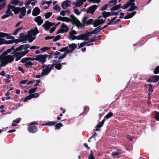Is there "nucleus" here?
<instances>
[{"label": "nucleus", "instance_id": "338daca9", "mask_svg": "<svg viewBox=\"0 0 159 159\" xmlns=\"http://www.w3.org/2000/svg\"><path fill=\"white\" fill-rule=\"evenodd\" d=\"M25 15L26 14L20 13V14L19 15L18 17L20 19H22L23 18L24 16H25Z\"/></svg>", "mask_w": 159, "mask_h": 159}, {"label": "nucleus", "instance_id": "4468645a", "mask_svg": "<svg viewBox=\"0 0 159 159\" xmlns=\"http://www.w3.org/2000/svg\"><path fill=\"white\" fill-rule=\"evenodd\" d=\"M71 3V2L68 0H66L64 1L61 5L62 8L63 9H65L66 7L69 6Z\"/></svg>", "mask_w": 159, "mask_h": 159}, {"label": "nucleus", "instance_id": "9d476101", "mask_svg": "<svg viewBox=\"0 0 159 159\" xmlns=\"http://www.w3.org/2000/svg\"><path fill=\"white\" fill-rule=\"evenodd\" d=\"M158 81L157 75H154L150 77L147 81L149 83H156Z\"/></svg>", "mask_w": 159, "mask_h": 159}, {"label": "nucleus", "instance_id": "6ab92c4d", "mask_svg": "<svg viewBox=\"0 0 159 159\" xmlns=\"http://www.w3.org/2000/svg\"><path fill=\"white\" fill-rule=\"evenodd\" d=\"M77 40H83L85 41H87L86 38L84 33L79 35L76 36V38H75Z\"/></svg>", "mask_w": 159, "mask_h": 159}, {"label": "nucleus", "instance_id": "49530a36", "mask_svg": "<svg viewBox=\"0 0 159 159\" xmlns=\"http://www.w3.org/2000/svg\"><path fill=\"white\" fill-rule=\"evenodd\" d=\"M61 37L60 35H58L56 37H54L53 41L54 42H56L61 39Z\"/></svg>", "mask_w": 159, "mask_h": 159}, {"label": "nucleus", "instance_id": "0eeeda50", "mask_svg": "<svg viewBox=\"0 0 159 159\" xmlns=\"http://www.w3.org/2000/svg\"><path fill=\"white\" fill-rule=\"evenodd\" d=\"M28 127V130L29 132L31 133H34L38 130V127L35 125H29Z\"/></svg>", "mask_w": 159, "mask_h": 159}, {"label": "nucleus", "instance_id": "2f4dec72", "mask_svg": "<svg viewBox=\"0 0 159 159\" xmlns=\"http://www.w3.org/2000/svg\"><path fill=\"white\" fill-rule=\"evenodd\" d=\"M22 46H20L19 47L16 48L15 49H14V51L13 52L11 53V54H13L14 53H17V52H18V51L21 50H22Z\"/></svg>", "mask_w": 159, "mask_h": 159}, {"label": "nucleus", "instance_id": "680f3d73", "mask_svg": "<svg viewBox=\"0 0 159 159\" xmlns=\"http://www.w3.org/2000/svg\"><path fill=\"white\" fill-rule=\"evenodd\" d=\"M51 48H49L48 47H43V48H42L40 49V50L43 52H44L45 51H46V50H48V49H50Z\"/></svg>", "mask_w": 159, "mask_h": 159}, {"label": "nucleus", "instance_id": "09e8293b", "mask_svg": "<svg viewBox=\"0 0 159 159\" xmlns=\"http://www.w3.org/2000/svg\"><path fill=\"white\" fill-rule=\"evenodd\" d=\"M30 95H31L32 98H36L38 97L39 96V94L38 93H33L32 94H31Z\"/></svg>", "mask_w": 159, "mask_h": 159}, {"label": "nucleus", "instance_id": "7ed1b4c3", "mask_svg": "<svg viewBox=\"0 0 159 159\" xmlns=\"http://www.w3.org/2000/svg\"><path fill=\"white\" fill-rule=\"evenodd\" d=\"M55 23H51L48 21H45L44 24L42 26L43 27L44 29L46 31L49 30V28L52 26L55 25V27L56 28L58 25L60 24V22H59L57 23L56 25Z\"/></svg>", "mask_w": 159, "mask_h": 159}, {"label": "nucleus", "instance_id": "c9c22d12", "mask_svg": "<svg viewBox=\"0 0 159 159\" xmlns=\"http://www.w3.org/2000/svg\"><path fill=\"white\" fill-rule=\"evenodd\" d=\"M93 24L94 27H96L101 25V23H99L98 20H95L94 21H93Z\"/></svg>", "mask_w": 159, "mask_h": 159}, {"label": "nucleus", "instance_id": "423d86ee", "mask_svg": "<svg viewBox=\"0 0 159 159\" xmlns=\"http://www.w3.org/2000/svg\"><path fill=\"white\" fill-rule=\"evenodd\" d=\"M46 56L47 55H36V61L41 64H44L46 61Z\"/></svg>", "mask_w": 159, "mask_h": 159}, {"label": "nucleus", "instance_id": "1a4fd4ad", "mask_svg": "<svg viewBox=\"0 0 159 159\" xmlns=\"http://www.w3.org/2000/svg\"><path fill=\"white\" fill-rule=\"evenodd\" d=\"M39 33V31L38 30L37 27H35L34 28H32L28 32V34L32 36H34Z\"/></svg>", "mask_w": 159, "mask_h": 159}, {"label": "nucleus", "instance_id": "0e129e2a", "mask_svg": "<svg viewBox=\"0 0 159 159\" xmlns=\"http://www.w3.org/2000/svg\"><path fill=\"white\" fill-rule=\"evenodd\" d=\"M111 155L114 157H118L117 156H119L118 154L116 151L113 152L111 153Z\"/></svg>", "mask_w": 159, "mask_h": 159}, {"label": "nucleus", "instance_id": "20e7f679", "mask_svg": "<svg viewBox=\"0 0 159 159\" xmlns=\"http://www.w3.org/2000/svg\"><path fill=\"white\" fill-rule=\"evenodd\" d=\"M52 69L51 65H47L45 68L42 69V71L41 73V76L48 75Z\"/></svg>", "mask_w": 159, "mask_h": 159}, {"label": "nucleus", "instance_id": "774afa93", "mask_svg": "<svg viewBox=\"0 0 159 159\" xmlns=\"http://www.w3.org/2000/svg\"><path fill=\"white\" fill-rule=\"evenodd\" d=\"M118 154L119 155H120L122 154V150L120 148H118L116 149V151Z\"/></svg>", "mask_w": 159, "mask_h": 159}, {"label": "nucleus", "instance_id": "ea45409f", "mask_svg": "<svg viewBox=\"0 0 159 159\" xmlns=\"http://www.w3.org/2000/svg\"><path fill=\"white\" fill-rule=\"evenodd\" d=\"M89 109V107L86 106L84 108V111L83 112V113H82V115L83 114H84L83 116H84V115L86 114L88 112V111Z\"/></svg>", "mask_w": 159, "mask_h": 159}, {"label": "nucleus", "instance_id": "3c124183", "mask_svg": "<svg viewBox=\"0 0 159 159\" xmlns=\"http://www.w3.org/2000/svg\"><path fill=\"white\" fill-rule=\"evenodd\" d=\"M53 9L56 11H61V8L58 5H55L53 7Z\"/></svg>", "mask_w": 159, "mask_h": 159}, {"label": "nucleus", "instance_id": "4c0bfd02", "mask_svg": "<svg viewBox=\"0 0 159 159\" xmlns=\"http://www.w3.org/2000/svg\"><path fill=\"white\" fill-rule=\"evenodd\" d=\"M149 86V88L148 89V91L150 93H152L153 91V88H154V86H152V85L151 84H148Z\"/></svg>", "mask_w": 159, "mask_h": 159}, {"label": "nucleus", "instance_id": "69168bd1", "mask_svg": "<svg viewBox=\"0 0 159 159\" xmlns=\"http://www.w3.org/2000/svg\"><path fill=\"white\" fill-rule=\"evenodd\" d=\"M74 12L77 15H79L81 13V12H79L77 9L75 8L74 9Z\"/></svg>", "mask_w": 159, "mask_h": 159}, {"label": "nucleus", "instance_id": "5fc2aeb1", "mask_svg": "<svg viewBox=\"0 0 159 159\" xmlns=\"http://www.w3.org/2000/svg\"><path fill=\"white\" fill-rule=\"evenodd\" d=\"M89 159H95L93 157V152L92 150L90 151V153L89 156Z\"/></svg>", "mask_w": 159, "mask_h": 159}, {"label": "nucleus", "instance_id": "e433bc0d", "mask_svg": "<svg viewBox=\"0 0 159 159\" xmlns=\"http://www.w3.org/2000/svg\"><path fill=\"white\" fill-rule=\"evenodd\" d=\"M113 114L112 112H109L104 116V119H107L113 116Z\"/></svg>", "mask_w": 159, "mask_h": 159}, {"label": "nucleus", "instance_id": "052dcab7", "mask_svg": "<svg viewBox=\"0 0 159 159\" xmlns=\"http://www.w3.org/2000/svg\"><path fill=\"white\" fill-rule=\"evenodd\" d=\"M6 43V40L4 39L0 38V45Z\"/></svg>", "mask_w": 159, "mask_h": 159}, {"label": "nucleus", "instance_id": "a878e982", "mask_svg": "<svg viewBox=\"0 0 159 159\" xmlns=\"http://www.w3.org/2000/svg\"><path fill=\"white\" fill-rule=\"evenodd\" d=\"M14 46H12L11 48L7 49L6 51L3 52L2 54H4L5 55H7L8 53L14 50Z\"/></svg>", "mask_w": 159, "mask_h": 159}, {"label": "nucleus", "instance_id": "864d4df0", "mask_svg": "<svg viewBox=\"0 0 159 159\" xmlns=\"http://www.w3.org/2000/svg\"><path fill=\"white\" fill-rule=\"evenodd\" d=\"M154 118L156 120H159V112L156 111V114H155Z\"/></svg>", "mask_w": 159, "mask_h": 159}, {"label": "nucleus", "instance_id": "cd10ccee", "mask_svg": "<svg viewBox=\"0 0 159 159\" xmlns=\"http://www.w3.org/2000/svg\"><path fill=\"white\" fill-rule=\"evenodd\" d=\"M102 14L103 17L107 18L111 16V13L110 12H107L106 11H104L102 12Z\"/></svg>", "mask_w": 159, "mask_h": 159}, {"label": "nucleus", "instance_id": "c756f323", "mask_svg": "<svg viewBox=\"0 0 159 159\" xmlns=\"http://www.w3.org/2000/svg\"><path fill=\"white\" fill-rule=\"evenodd\" d=\"M93 20L92 19H90L87 20L84 24H85L86 26H88L93 24Z\"/></svg>", "mask_w": 159, "mask_h": 159}, {"label": "nucleus", "instance_id": "412c9836", "mask_svg": "<svg viewBox=\"0 0 159 159\" xmlns=\"http://www.w3.org/2000/svg\"><path fill=\"white\" fill-rule=\"evenodd\" d=\"M24 66L27 68H30L34 65L32 62L30 61H28L24 62Z\"/></svg>", "mask_w": 159, "mask_h": 159}, {"label": "nucleus", "instance_id": "b1692460", "mask_svg": "<svg viewBox=\"0 0 159 159\" xmlns=\"http://www.w3.org/2000/svg\"><path fill=\"white\" fill-rule=\"evenodd\" d=\"M13 54V57L14 58V57H16V59H15V61H17L19 60L22 57L20 54L19 53V52H17Z\"/></svg>", "mask_w": 159, "mask_h": 159}, {"label": "nucleus", "instance_id": "4be33fe9", "mask_svg": "<svg viewBox=\"0 0 159 159\" xmlns=\"http://www.w3.org/2000/svg\"><path fill=\"white\" fill-rule=\"evenodd\" d=\"M57 121H49L48 122H47L44 124H43L42 125V126H43L44 125H54L55 124H56Z\"/></svg>", "mask_w": 159, "mask_h": 159}, {"label": "nucleus", "instance_id": "603ef678", "mask_svg": "<svg viewBox=\"0 0 159 159\" xmlns=\"http://www.w3.org/2000/svg\"><path fill=\"white\" fill-rule=\"evenodd\" d=\"M13 41V43H18L19 42H23V40H21V39H12Z\"/></svg>", "mask_w": 159, "mask_h": 159}, {"label": "nucleus", "instance_id": "4d7b16f0", "mask_svg": "<svg viewBox=\"0 0 159 159\" xmlns=\"http://www.w3.org/2000/svg\"><path fill=\"white\" fill-rule=\"evenodd\" d=\"M67 54V53L66 52H64L63 55L60 56L58 58V59L59 60L62 59L64 58L66 56V55Z\"/></svg>", "mask_w": 159, "mask_h": 159}, {"label": "nucleus", "instance_id": "8fccbe9b", "mask_svg": "<svg viewBox=\"0 0 159 159\" xmlns=\"http://www.w3.org/2000/svg\"><path fill=\"white\" fill-rule=\"evenodd\" d=\"M88 43V42H83L81 43L80 45H79V46L78 48V49H79L80 48H82L83 47H84V45H86L87 43Z\"/></svg>", "mask_w": 159, "mask_h": 159}, {"label": "nucleus", "instance_id": "f8f14e48", "mask_svg": "<svg viewBox=\"0 0 159 159\" xmlns=\"http://www.w3.org/2000/svg\"><path fill=\"white\" fill-rule=\"evenodd\" d=\"M35 57H25L24 58H23L21 60L20 62L22 63H24L25 62H26V61H36V56H35Z\"/></svg>", "mask_w": 159, "mask_h": 159}, {"label": "nucleus", "instance_id": "a211bd4d", "mask_svg": "<svg viewBox=\"0 0 159 159\" xmlns=\"http://www.w3.org/2000/svg\"><path fill=\"white\" fill-rule=\"evenodd\" d=\"M105 121V119H103L101 121L98 123V125L95 127V130L96 131H99L100 130L99 129H98V128H100L103 126Z\"/></svg>", "mask_w": 159, "mask_h": 159}, {"label": "nucleus", "instance_id": "13d9d810", "mask_svg": "<svg viewBox=\"0 0 159 159\" xmlns=\"http://www.w3.org/2000/svg\"><path fill=\"white\" fill-rule=\"evenodd\" d=\"M130 3L129 2H127L124 5V6H123L122 9H125L127 8L130 5Z\"/></svg>", "mask_w": 159, "mask_h": 159}, {"label": "nucleus", "instance_id": "473e14b6", "mask_svg": "<svg viewBox=\"0 0 159 159\" xmlns=\"http://www.w3.org/2000/svg\"><path fill=\"white\" fill-rule=\"evenodd\" d=\"M131 6L130 8L127 11H132L135 10L134 7L135 6V3H132L131 4Z\"/></svg>", "mask_w": 159, "mask_h": 159}, {"label": "nucleus", "instance_id": "aec40b11", "mask_svg": "<svg viewBox=\"0 0 159 159\" xmlns=\"http://www.w3.org/2000/svg\"><path fill=\"white\" fill-rule=\"evenodd\" d=\"M35 39V37H33L31 35H29L28 34L27 35V37L26 39H25V42H26L27 40H28L29 42H33L34 39Z\"/></svg>", "mask_w": 159, "mask_h": 159}, {"label": "nucleus", "instance_id": "a18cd8bd", "mask_svg": "<svg viewBox=\"0 0 159 159\" xmlns=\"http://www.w3.org/2000/svg\"><path fill=\"white\" fill-rule=\"evenodd\" d=\"M20 13H23L26 14V9L25 7H22L21 8H20Z\"/></svg>", "mask_w": 159, "mask_h": 159}, {"label": "nucleus", "instance_id": "5701e85b", "mask_svg": "<svg viewBox=\"0 0 159 159\" xmlns=\"http://www.w3.org/2000/svg\"><path fill=\"white\" fill-rule=\"evenodd\" d=\"M136 12L135 11H134L132 13L125 16L124 17V18L125 19L130 18L133 17L136 14Z\"/></svg>", "mask_w": 159, "mask_h": 159}, {"label": "nucleus", "instance_id": "6e6d98bb", "mask_svg": "<svg viewBox=\"0 0 159 159\" xmlns=\"http://www.w3.org/2000/svg\"><path fill=\"white\" fill-rule=\"evenodd\" d=\"M108 5L109 4H106L104 5L103 7H102L100 9V10L101 11H103L106 10Z\"/></svg>", "mask_w": 159, "mask_h": 159}, {"label": "nucleus", "instance_id": "79ce46f5", "mask_svg": "<svg viewBox=\"0 0 159 159\" xmlns=\"http://www.w3.org/2000/svg\"><path fill=\"white\" fill-rule=\"evenodd\" d=\"M153 73L154 74H157L159 73V66H157L154 69Z\"/></svg>", "mask_w": 159, "mask_h": 159}, {"label": "nucleus", "instance_id": "bf43d9fd", "mask_svg": "<svg viewBox=\"0 0 159 159\" xmlns=\"http://www.w3.org/2000/svg\"><path fill=\"white\" fill-rule=\"evenodd\" d=\"M117 1L116 0H112L111 1H110L108 3L109 5L111 6V4L113 3L114 5H116V4Z\"/></svg>", "mask_w": 159, "mask_h": 159}, {"label": "nucleus", "instance_id": "37998d69", "mask_svg": "<svg viewBox=\"0 0 159 159\" xmlns=\"http://www.w3.org/2000/svg\"><path fill=\"white\" fill-rule=\"evenodd\" d=\"M32 99V98L30 94L29 96L26 97L23 100V102H26L28 100H30Z\"/></svg>", "mask_w": 159, "mask_h": 159}, {"label": "nucleus", "instance_id": "f3484780", "mask_svg": "<svg viewBox=\"0 0 159 159\" xmlns=\"http://www.w3.org/2000/svg\"><path fill=\"white\" fill-rule=\"evenodd\" d=\"M34 21L37 23L38 25H41L43 22V20L41 19V16H40L36 17L34 19Z\"/></svg>", "mask_w": 159, "mask_h": 159}, {"label": "nucleus", "instance_id": "58836bf2", "mask_svg": "<svg viewBox=\"0 0 159 159\" xmlns=\"http://www.w3.org/2000/svg\"><path fill=\"white\" fill-rule=\"evenodd\" d=\"M62 124L60 122L57 124L55 125V129H59L62 126Z\"/></svg>", "mask_w": 159, "mask_h": 159}, {"label": "nucleus", "instance_id": "f257e3e1", "mask_svg": "<svg viewBox=\"0 0 159 159\" xmlns=\"http://www.w3.org/2000/svg\"><path fill=\"white\" fill-rule=\"evenodd\" d=\"M14 59L13 55H5L1 54L0 55V66L2 67H4L8 64L13 62Z\"/></svg>", "mask_w": 159, "mask_h": 159}, {"label": "nucleus", "instance_id": "39448f33", "mask_svg": "<svg viewBox=\"0 0 159 159\" xmlns=\"http://www.w3.org/2000/svg\"><path fill=\"white\" fill-rule=\"evenodd\" d=\"M56 61V60H54V61L52 62L53 63H54L52 64H51V66H52V67L53 69L54 67L57 70H59L61 69L62 68V64L60 63H59L60 62V60H58L57 61Z\"/></svg>", "mask_w": 159, "mask_h": 159}, {"label": "nucleus", "instance_id": "9b49d317", "mask_svg": "<svg viewBox=\"0 0 159 159\" xmlns=\"http://www.w3.org/2000/svg\"><path fill=\"white\" fill-rule=\"evenodd\" d=\"M5 37L7 39H14V37L11 36L10 34L3 32H0V37L4 38Z\"/></svg>", "mask_w": 159, "mask_h": 159}, {"label": "nucleus", "instance_id": "f03ea898", "mask_svg": "<svg viewBox=\"0 0 159 159\" xmlns=\"http://www.w3.org/2000/svg\"><path fill=\"white\" fill-rule=\"evenodd\" d=\"M70 17V18L67 17H63L62 21L67 22H71L72 24L75 25H76L80 24L79 20L73 15H71Z\"/></svg>", "mask_w": 159, "mask_h": 159}, {"label": "nucleus", "instance_id": "e2e57ef3", "mask_svg": "<svg viewBox=\"0 0 159 159\" xmlns=\"http://www.w3.org/2000/svg\"><path fill=\"white\" fill-rule=\"evenodd\" d=\"M119 9L117 6V5H116L113 7L112 8H111V10L112 11H116L118 10Z\"/></svg>", "mask_w": 159, "mask_h": 159}, {"label": "nucleus", "instance_id": "2eb2a0df", "mask_svg": "<svg viewBox=\"0 0 159 159\" xmlns=\"http://www.w3.org/2000/svg\"><path fill=\"white\" fill-rule=\"evenodd\" d=\"M40 12V10L38 7H35L33 10L32 14L34 16L39 15Z\"/></svg>", "mask_w": 159, "mask_h": 159}, {"label": "nucleus", "instance_id": "c03bdc74", "mask_svg": "<svg viewBox=\"0 0 159 159\" xmlns=\"http://www.w3.org/2000/svg\"><path fill=\"white\" fill-rule=\"evenodd\" d=\"M52 15V13L50 12H48L44 14L45 17L46 19L49 18Z\"/></svg>", "mask_w": 159, "mask_h": 159}, {"label": "nucleus", "instance_id": "72a5a7b5", "mask_svg": "<svg viewBox=\"0 0 159 159\" xmlns=\"http://www.w3.org/2000/svg\"><path fill=\"white\" fill-rule=\"evenodd\" d=\"M22 47V49H24V50H25V51L28 50L27 49L30 48V45L28 44H23L21 45Z\"/></svg>", "mask_w": 159, "mask_h": 159}, {"label": "nucleus", "instance_id": "c85d7f7f", "mask_svg": "<svg viewBox=\"0 0 159 159\" xmlns=\"http://www.w3.org/2000/svg\"><path fill=\"white\" fill-rule=\"evenodd\" d=\"M85 36L86 37V39L87 40L89 39L88 38V37L90 36L91 35H92V34H94V33L93 32V31H90L89 32H86V33H84Z\"/></svg>", "mask_w": 159, "mask_h": 159}, {"label": "nucleus", "instance_id": "f704fd0d", "mask_svg": "<svg viewBox=\"0 0 159 159\" xmlns=\"http://www.w3.org/2000/svg\"><path fill=\"white\" fill-rule=\"evenodd\" d=\"M83 4L82 1L81 0H79L76 2L75 5L76 7H79L81 6Z\"/></svg>", "mask_w": 159, "mask_h": 159}, {"label": "nucleus", "instance_id": "dca6fc26", "mask_svg": "<svg viewBox=\"0 0 159 159\" xmlns=\"http://www.w3.org/2000/svg\"><path fill=\"white\" fill-rule=\"evenodd\" d=\"M69 48H70L69 50H68L67 52H71L77 47V45L75 43H72L68 45Z\"/></svg>", "mask_w": 159, "mask_h": 159}, {"label": "nucleus", "instance_id": "bb28decb", "mask_svg": "<svg viewBox=\"0 0 159 159\" xmlns=\"http://www.w3.org/2000/svg\"><path fill=\"white\" fill-rule=\"evenodd\" d=\"M27 37V35H25L23 33H21L19 35V37L18 38L20 39H21V40H23L24 42H25V39Z\"/></svg>", "mask_w": 159, "mask_h": 159}, {"label": "nucleus", "instance_id": "de8ad7c7", "mask_svg": "<svg viewBox=\"0 0 159 159\" xmlns=\"http://www.w3.org/2000/svg\"><path fill=\"white\" fill-rule=\"evenodd\" d=\"M19 3L18 0H12L10 2V3L14 5H17Z\"/></svg>", "mask_w": 159, "mask_h": 159}, {"label": "nucleus", "instance_id": "ddd939ff", "mask_svg": "<svg viewBox=\"0 0 159 159\" xmlns=\"http://www.w3.org/2000/svg\"><path fill=\"white\" fill-rule=\"evenodd\" d=\"M10 8L11 9L15 14H18L20 11V7H16L15 6L10 5Z\"/></svg>", "mask_w": 159, "mask_h": 159}, {"label": "nucleus", "instance_id": "7c9ffc66", "mask_svg": "<svg viewBox=\"0 0 159 159\" xmlns=\"http://www.w3.org/2000/svg\"><path fill=\"white\" fill-rule=\"evenodd\" d=\"M10 4H9L8 6V8L7 10V11H6L5 13L7 15H9V16H12L13 15V14L12 12H11V11L10 10L11 8H10Z\"/></svg>", "mask_w": 159, "mask_h": 159}, {"label": "nucleus", "instance_id": "393cba45", "mask_svg": "<svg viewBox=\"0 0 159 159\" xmlns=\"http://www.w3.org/2000/svg\"><path fill=\"white\" fill-rule=\"evenodd\" d=\"M61 28L62 29L64 33L67 32L68 30V27L66 25L64 24V23H62L61 25Z\"/></svg>", "mask_w": 159, "mask_h": 159}, {"label": "nucleus", "instance_id": "a19ab883", "mask_svg": "<svg viewBox=\"0 0 159 159\" xmlns=\"http://www.w3.org/2000/svg\"><path fill=\"white\" fill-rule=\"evenodd\" d=\"M29 50H26L22 52H19V53L20 54L21 57H22L27 54L29 52Z\"/></svg>", "mask_w": 159, "mask_h": 159}, {"label": "nucleus", "instance_id": "6e6552de", "mask_svg": "<svg viewBox=\"0 0 159 159\" xmlns=\"http://www.w3.org/2000/svg\"><path fill=\"white\" fill-rule=\"evenodd\" d=\"M97 6L96 5H93L89 7L86 10V12L87 13L93 14L96 10L97 9Z\"/></svg>", "mask_w": 159, "mask_h": 159}]
</instances>
